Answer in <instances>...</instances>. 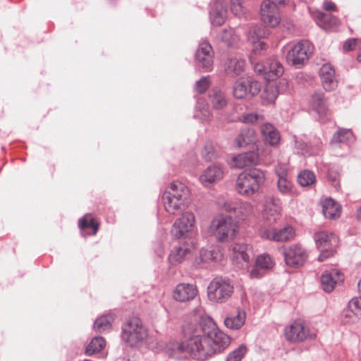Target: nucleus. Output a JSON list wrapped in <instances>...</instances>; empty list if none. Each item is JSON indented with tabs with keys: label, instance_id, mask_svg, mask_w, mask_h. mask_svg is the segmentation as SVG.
Listing matches in <instances>:
<instances>
[{
	"label": "nucleus",
	"instance_id": "1",
	"mask_svg": "<svg viewBox=\"0 0 361 361\" xmlns=\"http://www.w3.org/2000/svg\"><path fill=\"white\" fill-rule=\"evenodd\" d=\"M183 340L176 343L171 356L177 359L189 355L204 361L227 348L230 337L222 332L209 317H201L198 322H190L183 327Z\"/></svg>",
	"mask_w": 361,
	"mask_h": 361
},
{
	"label": "nucleus",
	"instance_id": "2",
	"mask_svg": "<svg viewBox=\"0 0 361 361\" xmlns=\"http://www.w3.org/2000/svg\"><path fill=\"white\" fill-rule=\"evenodd\" d=\"M190 192L183 183L173 181L162 195V202L166 211L177 214L184 211L190 203Z\"/></svg>",
	"mask_w": 361,
	"mask_h": 361
},
{
	"label": "nucleus",
	"instance_id": "3",
	"mask_svg": "<svg viewBox=\"0 0 361 361\" xmlns=\"http://www.w3.org/2000/svg\"><path fill=\"white\" fill-rule=\"evenodd\" d=\"M264 171L258 168H252L240 173L236 180V190L245 197H250L258 192L265 181Z\"/></svg>",
	"mask_w": 361,
	"mask_h": 361
},
{
	"label": "nucleus",
	"instance_id": "4",
	"mask_svg": "<svg viewBox=\"0 0 361 361\" xmlns=\"http://www.w3.org/2000/svg\"><path fill=\"white\" fill-rule=\"evenodd\" d=\"M209 232L219 242H227L232 240L238 232L236 221L230 216H218L212 219Z\"/></svg>",
	"mask_w": 361,
	"mask_h": 361
},
{
	"label": "nucleus",
	"instance_id": "5",
	"mask_svg": "<svg viewBox=\"0 0 361 361\" xmlns=\"http://www.w3.org/2000/svg\"><path fill=\"white\" fill-rule=\"evenodd\" d=\"M147 336V330L138 317L129 318L122 326L121 338L129 346L142 343Z\"/></svg>",
	"mask_w": 361,
	"mask_h": 361
},
{
	"label": "nucleus",
	"instance_id": "6",
	"mask_svg": "<svg viewBox=\"0 0 361 361\" xmlns=\"http://www.w3.org/2000/svg\"><path fill=\"white\" fill-rule=\"evenodd\" d=\"M233 293V285L231 279L216 276L207 287V295L210 301L223 303L228 300Z\"/></svg>",
	"mask_w": 361,
	"mask_h": 361
},
{
	"label": "nucleus",
	"instance_id": "7",
	"mask_svg": "<svg viewBox=\"0 0 361 361\" xmlns=\"http://www.w3.org/2000/svg\"><path fill=\"white\" fill-rule=\"evenodd\" d=\"M314 240L317 247L319 250L320 254L318 256L319 262H324L327 258L334 255L335 247L338 240L337 236L334 233L326 232H317L314 234Z\"/></svg>",
	"mask_w": 361,
	"mask_h": 361
},
{
	"label": "nucleus",
	"instance_id": "8",
	"mask_svg": "<svg viewBox=\"0 0 361 361\" xmlns=\"http://www.w3.org/2000/svg\"><path fill=\"white\" fill-rule=\"evenodd\" d=\"M313 51V46L308 40H301L295 44L286 55L288 63L300 67L303 66Z\"/></svg>",
	"mask_w": 361,
	"mask_h": 361
},
{
	"label": "nucleus",
	"instance_id": "9",
	"mask_svg": "<svg viewBox=\"0 0 361 361\" xmlns=\"http://www.w3.org/2000/svg\"><path fill=\"white\" fill-rule=\"evenodd\" d=\"M261 90V84L252 77L238 79L233 86V93L236 99L251 98Z\"/></svg>",
	"mask_w": 361,
	"mask_h": 361
},
{
	"label": "nucleus",
	"instance_id": "10",
	"mask_svg": "<svg viewBox=\"0 0 361 361\" xmlns=\"http://www.w3.org/2000/svg\"><path fill=\"white\" fill-rule=\"evenodd\" d=\"M214 51L212 47L208 42H202L195 54L196 67L202 69V72H209L213 68Z\"/></svg>",
	"mask_w": 361,
	"mask_h": 361
},
{
	"label": "nucleus",
	"instance_id": "11",
	"mask_svg": "<svg viewBox=\"0 0 361 361\" xmlns=\"http://www.w3.org/2000/svg\"><path fill=\"white\" fill-rule=\"evenodd\" d=\"M282 254L286 265L293 268L302 266L307 258V251L299 244L284 247Z\"/></svg>",
	"mask_w": 361,
	"mask_h": 361
},
{
	"label": "nucleus",
	"instance_id": "12",
	"mask_svg": "<svg viewBox=\"0 0 361 361\" xmlns=\"http://www.w3.org/2000/svg\"><path fill=\"white\" fill-rule=\"evenodd\" d=\"M284 334L286 339L291 342H302L316 337V334L310 333L309 328L301 321H295L290 326L285 329Z\"/></svg>",
	"mask_w": 361,
	"mask_h": 361
},
{
	"label": "nucleus",
	"instance_id": "13",
	"mask_svg": "<svg viewBox=\"0 0 361 361\" xmlns=\"http://www.w3.org/2000/svg\"><path fill=\"white\" fill-rule=\"evenodd\" d=\"M255 71L260 75H264V78L267 80H275L283 75L284 68L279 61L276 59H270L265 64H256Z\"/></svg>",
	"mask_w": 361,
	"mask_h": 361
},
{
	"label": "nucleus",
	"instance_id": "14",
	"mask_svg": "<svg viewBox=\"0 0 361 361\" xmlns=\"http://www.w3.org/2000/svg\"><path fill=\"white\" fill-rule=\"evenodd\" d=\"M294 235L295 230L289 225L280 228H267L260 231V236L262 238L276 242L290 240L293 238Z\"/></svg>",
	"mask_w": 361,
	"mask_h": 361
},
{
	"label": "nucleus",
	"instance_id": "15",
	"mask_svg": "<svg viewBox=\"0 0 361 361\" xmlns=\"http://www.w3.org/2000/svg\"><path fill=\"white\" fill-rule=\"evenodd\" d=\"M209 20L212 25L221 26L227 16L226 3L224 0H212L209 4Z\"/></svg>",
	"mask_w": 361,
	"mask_h": 361
},
{
	"label": "nucleus",
	"instance_id": "16",
	"mask_svg": "<svg viewBox=\"0 0 361 361\" xmlns=\"http://www.w3.org/2000/svg\"><path fill=\"white\" fill-rule=\"evenodd\" d=\"M260 16L263 22L271 27H275L280 22L277 6L271 0L263 1L261 5Z\"/></svg>",
	"mask_w": 361,
	"mask_h": 361
},
{
	"label": "nucleus",
	"instance_id": "17",
	"mask_svg": "<svg viewBox=\"0 0 361 361\" xmlns=\"http://www.w3.org/2000/svg\"><path fill=\"white\" fill-rule=\"evenodd\" d=\"M274 266V262L268 254L264 253L255 259V266L250 271V277L252 279H260L264 276L267 271L270 270Z\"/></svg>",
	"mask_w": 361,
	"mask_h": 361
},
{
	"label": "nucleus",
	"instance_id": "18",
	"mask_svg": "<svg viewBox=\"0 0 361 361\" xmlns=\"http://www.w3.org/2000/svg\"><path fill=\"white\" fill-rule=\"evenodd\" d=\"M343 280V275L338 269H332L325 271L321 276V288L326 293H331L334 289L336 283Z\"/></svg>",
	"mask_w": 361,
	"mask_h": 361
},
{
	"label": "nucleus",
	"instance_id": "19",
	"mask_svg": "<svg viewBox=\"0 0 361 361\" xmlns=\"http://www.w3.org/2000/svg\"><path fill=\"white\" fill-rule=\"evenodd\" d=\"M281 203L280 200L274 197L267 200L264 204L263 217L269 223L275 222L281 217Z\"/></svg>",
	"mask_w": 361,
	"mask_h": 361
},
{
	"label": "nucleus",
	"instance_id": "20",
	"mask_svg": "<svg viewBox=\"0 0 361 361\" xmlns=\"http://www.w3.org/2000/svg\"><path fill=\"white\" fill-rule=\"evenodd\" d=\"M319 77L326 91H331L337 87L335 70L329 63L324 64L319 70Z\"/></svg>",
	"mask_w": 361,
	"mask_h": 361
},
{
	"label": "nucleus",
	"instance_id": "21",
	"mask_svg": "<svg viewBox=\"0 0 361 361\" xmlns=\"http://www.w3.org/2000/svg\"><path fill=\"white\" fill-rule=\"evenodd\" d=\"M197 293L196 286L190 283H179L173 292V298L179 302L193 300Z\"/></svg>",
	"mask_w": 361,
	"mask_h": 361
},
{
	"label": "nucleus",
	"instance_id": "22",
	"mask_svg": "<svg viewBox=\"0 0 361 361\" xmlns=\"http://www.w3.org/2000/svg\"><path fill=\"white\" fill-rule=\"evenodd\" d=\"M224 171L220 165H213L208 166L200 176V180L204 186H209L211 184L222 178Z\"/></svg>",
	"mask_w": 361,
	"mask_h": 361
},
{
	"label": "nucleus",
	"instance_id": "23",
	"mask_svg": "<svg viewBox=\"0 0 361 361\" xmlns=\"http://www.w3.org/2000/svg\"><path fill=\"white\" fill-rule=\"evenodd\" d=\"M260 130L264 141L271 145H276L281 139L280 133L277 128L270 123H264L260 126Z\"/></svg>",
	"mask_w": 361,
	"mask_h": 361
},
{
	"label": "nucleus",
	"instance_id": "24",
	"mask_svg": "<svg viewBox=\"0 0 361 361\" xmlns=\"http://www.w3.org/2000/svg\"><path fill=\"white\" fill-rule=\"evenodd\" d=\"M246 313L243 310L238 308L234 314H231L224 319L225 326L233 330L240 329L245 324Z\"/></svg>",
	"mask_w": 361,
	"mask_h": 361
},
{
	"label": "nucleus",
	"instance_id": "25",
	"mask_svg": "<svg viewBox=\"0 0 361 361\" xmlns=\"http://www.w3.org/2000/svg\"><path fill=\"white\" fill-rule=\"evenodd\" d=\"M322 213L326 219H337L341 214V206L331 197L326 198L322 202Z\"/></svg>",
	"mask_w": 361,
	"mask_h": 361
},
{
	"label": "nucleus",
	"instance_id": "26",
	"mask_svg": "<svg viewBox=\"0 0 361 361\" xmlns=\"http://www.w3.org/2000/svg\"><path fill=\"white\" fill-rule=\"evenodd\" d=\"M190 250L185 244L173 247L169 255V261L172 265L181 263L190 253Z\"/></svg>",
	"mask_w": 361,
	"mask_h": 361
},
{
	"label": "nucleus",
	"instance_id": "27",
	"mask_svg": "<svg viewBox=\"0 0 361 361\" xmlns=\"http://www.w3.org/2000/svg\"><path fill=\"white\" fill-rule=\"evenodd\" d=\"M231 250L233 254V258L237 260H243L247 264L250 262L252 251L249 245L245 243H235L232 245Z\"/></svg>",
	"mask_w": 361,
	"mask_h": 361
},
{
	"label": "nucleus",
	"instance_id": "28",
	"mask_svg": "<svg viewBox=\"0 0 361 361\" xmlns=\"http://www.w3.org/2000/svg\"><path fill=\"white\" fill-rule=\"evenodd\" d=\"M310 104L312 109L321 116L326 115L328 111L326 101L322 92H315L311 98Z\"/></svg>",
	"mask_w": 361,
	"mask_h": 361
},
{
	"label": "nucleus",
	"instance_id": "29",
	"mask_svg": "<svg viewBox=\"0 0 361 361\" xmlns=\"http://www.w3.org/2000/svg\"><path fill=\"white\" fill-rule=\"evenodd\" d=\"M245 61L236 58H232L227 61L225 65L226 74L231 77L240 75L244 71Z\"/></svg>",
	"mask_w": 361,
	"mask_h": 361
},
{
	"label": "nucleus",
	"instance_id": "30",
	"mask_svg": "<svg viewBox=\"0 0 361 361\" xmlns=\"http://www.w3.org/2000/svg\"><path fill=\"white\" fill-rule=\"evenodd\" d=\"M209 98L212 106L216 109H221L227 104L224 92L216 87L210 90Z\"/></svg>",
	"mask_w": 361,
	"mask_h": 361
},
{
	"label": "nucleus",
	"instance_id": "31",
	"mask_svg": "<svg viewBox=\"0 0 361 361\" xmlns=\"http://www.w3.org/2000/svg\"><path fill=\"white\" fill-rule=\"evenodd\" d=\"M106 345V341L102 336L94 337L85 348V354L92 355L100 352Z\"/></svg>",
	"mask_w": 361,
	"mask_h": 361
},
{
	"label": "nucleus",
	"instance_id": "32",
	"mask_svg": "<svg viewBox=\"0 0 361 361\" xmlns=\"http://www.w3.org/2000/svg\"><path fill=\"white\" fill-rule=\"evenodd\" d=\"M113 320L114 318L111 314L102 316L94 321V329L100 333L108 331L111 327Z\"/></svg>",
	"mask_w": 361,
	"mask_h": 361
},
{
	"label": "nucleus",
	"instance_id": "33",
	"mask_svg": "<svg viewBox=\"0 0 361 361\" xmlns=\"http://www.w3.org/2000/svg\"><path fill=\"white\" fill-rule=\"evenodd\" d=\"M219 37L228 47L233 46L239 40V36L235 33V30L231 27L223 30L220 33Z\"/></svg>",
	"mask_w": 361,
	"mask_h": 361
},
{
	"label": "nucleus",
	"instance_id": "34",
	"mask_svg": "<svg viewBox=\"0 0 361 361\" xmlns=\"http://www.w3.org/2000/svg\"><path fill=\"white\" fill-rule=\"evenodd\" d=\"M353 139V132L350 129L339 128L334 134L331 142L334 143H344Z\"/></svg>",
	"mask_w": 361,
	"mask_h": 361
},
{
	"label": "nucleus",
	"instance_id": "35",
	"mask_svg": "<svg viewBox=\"0 0 361 361\" xmlns=\"http://www.w3.org/2000/svg\"><path fill=\"white\" fill-rule=\"evenodd\" d=\"M279 94V92L278 87L273 84H269L265 86L262 94V97L268 103H273L275 102Z\"/></svg>",
	"mask_w": 361,
	"mask_h": 361
},
{
	"label": "nucleus",
	"instance_id": "36",
	"mask_svg": "<svg viewBox=\"0 0 361 361\" xmlns=\"http://www.w3.org/2000/svg\"><path fill=\"white\" fill-rule=\"evenodd\" d=\"M175 223H178V225L182 226L185 231L190 232L195 223V216L192 212H185L182 214L181 217L178 219Z\"/></svg>",
	"mask_w": 361,
	"mask_h": 361
},
{
	"label": "nucleus",
	"instance_id": "37",
	"mask_svg": "<svg viewBox=\"0 0 361 361\" xmlns=\"http://www.w3.org/2000/svg\"><path fill=\"white\" fill-rule=\"evenodd\" d=\"M254 133V131L250 129H244L240 131L239 135L235 138V145L238 147H242L244 145H248L252 140L250 136Z\"/></svg>",
	"mask_w": 361,
	"mask_h": 361
},
{
	"label": "nucleus",
	"instance_id": "38",
	"mask_svg": "<svg viewBox=\"0 0 361 361\" xmlns=\"http://www.w3.org/2000/svg\"><path fill=\"white\" fill-rule=\"evenodd\" d=\"M314 173L308 170L301 171L298 176V183L302 186H308L315 181Z\"/></svg>",
	"mask_w": 361,
	"mask_h": 361
},
{
	"label": "nucleus",
	"instance_id": "39",
	"mask_svg": "<svg viewBox=\"0 0 361 361\" xmlns=\"http://www.w3.org/2000/svg\"><path fill=\"white\" fill-rule=\"evenodd\" d=\"M277 187L281 194L288 195L292 192L293 184L290 178H279Z\"/></svg>",
	"mask_w": 361,
	"mask_h": 361
},
{
	"label": "nucleus",
	"instance_id": "40",
	"mask_svg": "<svg viewBox=\"0 0 361 361\" xmlns=\"http://www.w3.org/2000/svg\"><path fill=\"white\" fill-rule=\"evenodd\" d=\"M246 352V346L242 344L228 355L226 361H240Z\"/></svg>",
	"mask_w": 361,
	"mask_h": 361
},
{
	"label": "nucleus",
	"instance_id": "41",
	"mask_svg": "<svg viewBox=\"0 0 361 361\" xmlns=\"http://www.w3.org/2000/svg\"><path fill=\"white\" fill-rule=\"evenodd\" d=\"M201 154L206 161H212L219 157L212 145H206L202 149Z\"/></svg>",
	"mask_w": 361,
	"mask_h": 361
},
{
	"label": "nucleus",
	"instance_id": "42",
	"mask_svg": "<svg viewBox=\"0 0 361 361\" xmlns=\"http://www.w3.org/2000/svg\"><path fill=\"white\" fill-rule=\"evenodd\" d=\"M197 111H200L201 113V116L197 114H195L193 117L194 118H200L201 120H206L209 117L210 113L208 110L207 107L204 104V101H201V99H197V105L195 106Z\"/></svg>",
	"mask_w": 361,
	"mask_h": 361
},
{
	"label": "nucleus",
	"instance_id": "43",
	"mask_svg": "<svg viewBox=\"0 0 361 361\" xmlns=\"http://www.w3.org/2000/svg\"><path fill=\"white\" fill-rule=\"evenodd\" d=\"M231 11L236 17L242 18L245 14L242 0H231Z\"/></svg>",
	"mask_w": 361,
	"mask_h": 361
},
{
	"label": "nucleus",
	"instance_id": "44",
	"mask_svg": "<svg viewBox=\"0 0 361 361\" xmlns=\"http://www.w3.org/2000/svg\"><path fill=\"white\" fill-rule=\"evenodd\" d=\"M263 120L264 116L257 113L245 114L242 116V121L245 123H254Z\"/></svg>",
	"mask_w": 361,
	"mask_h": 361
},
{
	"label": "nucleus",
	"instance_id": "45",
	"mask_svg": "<svg viewBox=\"0 0 361 361\" xmlns=\"http://www.w3.org/2000/svg\"><path fill=\"white\" fill-rule=\"evenodd\" d=\"M209 86V76H204L196 82L195 88L197 92L203 94L208 89Z\"/></svg>",
	"mask_w": 361,
	"mask_h": 361
},
{
	"label": "nucleus",
	"instance_id": "46",
	"mask_svg": "<svg viewBox=\"0 0 361 361\" xmlns=\"http://www.w3.org/2000/svg\"><path fill=\"white\" fill-rule=\"evenodd\" d=\"M188 233V231H185L182 226L178 225V223H173L171 230V233L173 237L179 239L185 237Z\"/></svg>",
	"mask_w": 361,
	"mask_h": 361
},
{
	"label": "nucleus",
	"instance_id": "47",
	"mask_svg": "<svg viewBox=\"0 0 361 361\" xmlns=\"http://www.w3.org/2000/svg\"><path fill=\"white\" fill-rule=\"evenodd\" d=\"M339 173L336 170L329 169L327 173V178L331 185L336 189L339 187Z\"/></svg>",
	"mask_w": 361,
	"mask_h": 361
},
{
	"label": "nucleus",
	"instance_id": "48",
	"mask_svg": "<svg viewBox=\"0 0 361 361\" xmlns=\"http://www.w3.org/2000/svg\"><path fill=\"white\" fill-rule=\"evenodd\" d=\"M295 147L298 150V153L305 154L309 152L307 142L295 137Z\"/></svg>",
	"mask_w": 361,
	"mask_h": 361
},
{
	"label": "nucleus",
	"instance_id": "49",
	"mask_svg": "<svg viewBox=\"0 0 361 361\" xmlns=\"http://www.w3.org/2000/svg\"><path fill=\"white\" fill-rule=\"evenodd\" d=\"M251 154H239L233 158V161L235 162V165L238 168H243L247 165L245 159H249V156H251Z\"/></svg>",
	"mask_w": 361,
	"mask_h": 361
},
{
	"label": "nucleus",
	"instance_id": "50",
	"mask_svg": "<svg viewBox=\"0 0 361 361\" xmlns=\"http://www.w3.org/2000/svg\"><path fill=\"white\" fill-rule=\"evenodd\" d=\"M200 257L202 262H209L215 259L214 252L212 250H201Z\"/></svg>",
	"mask_w": 361,
	"mask_h": 361
},
{
	"label": "nucleus",
	"instance_id": "51",
	"mask_svg": "<svg viewBox=\"0 0 361 361\" xmlns=\"http://www.w3.org/2000/svg\"><path fill=\"white\" fill-rule=\"evenodd\" d=\"M224 209L227 212L236 214L238 209V204L237 202L226 201L224 204Z\"/></svg>",
	"mask_w": 361,
	"mask_h": 361
},
{
	"label": "nucleus",
	"instance_id": "52",
	"mask_svg": "<svg viewBox=\"0 0 361 361\" xmlns=\"http://www.w3.org/2000/svg\"><path fill=\"white\" fill-rule=\"evenodd\" d=\"M276 175L279 178H289L288 176V171L286 169L283 168L281 166L276 167L275 169Z\"/></svg>",
	"mask_w": 361,
	"mask_h": 361
},
{
	"label": "nucleus",
	"instance_id": "53",
	"mask_svg": "<svg viewBox=\"0 0 361 361\" xmlns=\"http://www.w3.org/2000/svg\"><path fill=\"white\" fill-rule=\"evenodd\" d=\"M317 18L318 20L324 23H329L330 19H332L334 23H336V18H331L329 15L325 14L322 12H319L317 13Z\"/></svg>",
	"mask_w": 361,
	"mask_h": 361
},
{
	"label": "nucleus",
	"instance_id": "54",
	"mask_svg": "<svg viewBox=\"0 0 361 361\" xmlns=\"http://www.w3.org/2000/svg\"><path fill=\"white\" fill-rule=\"evenodd\" d=\"M356 39H349L346 40L343 44V49L345 51H350L354 49L356 45Z\"/></svg>",
	"mask_w": 361,
	"mask_h": 361
},
{
	"label": "nucleus",
	"instance_id": "55",
	"mask_svg": "<svg viewBox=\"0 0 361 361\" xmlns=\"http://www.w3.org/2000/svg\"><path fill=\"white\" fill-rule=\"evenodd\" d=\"M323 8L328 11H332L336 10V5L331 1L325 0L323 3Z\"/></svg>",
	"mask_w": 361,
	"mask_h": 361
},
{
	"label": "nucleus",
	"instance_id": "56",
	"mask_svg": "<svg viewBox=\"0 0 361 361\" xmlns=\"http://www.w3.org/2000/svg\"><path fill=\"white\" fill-rule=\"evenodd\" d=\"M90 222L85 218L80 219L78 221V226L81 230H85L89 228Z\"/></svg>",
	"mask_w": 361,
	"mask_h": 361
},
{
	"label": "nucleus",
	"instance_id": "57",
	"mask_svg": "<svg viewBox=\"0 0 361 361\" xmlns=\"http://www.w3.org/2000/svg\"><path fill=\"white\" fill-rule=\"evenodd\" d=\"M343 314L345 318H349V320L345 321V322H353V323L354 322H353V319L354 318L353 313V312L350 311V310L348 307V309H346L343 311Z\"/></svg>",
	"mask_w": 361,
	"mask_h": 361
},
{
	"label": "nucleus",
	"instance_id": "58",
	"mask_svg": "<svg viewBox=\"0 0 361 361\" xmlns=\"http://www.w3.org/2000/svg\"><path fill=\"white\" fill-rule=\"evenodd\" d=\"M89 227H91L93 229V234H96L99 229V225L94 219H91L90 221Z\"/></svg>",
	"mask_w": 361,
	"mask_h": 361
},
{
	"label": "nucleus",
	"instance_id": "59",
	"mask_svg": "<svg viewBox=\"0 0 361 361\" xmlns=\"http://www.w3.org/2000/svg\"><path fill=\"white\" fill-rule=\"evenodd\" d=\"M258 47H259L261 50H264L267 47V44L264 42H259L258 44H256L255 48L256 49H258Z\"/></svg>",
	"mask_w": 361,
	"mask_h": 361
},
{
	"label": "nucleus",
	"instance_id": "60",
	"mask_svg": "<svg viewBox=\"0 0 361 361\" xmlns=\"http://www.w3.org/2000/svg\"><path fill=\"white\" fill-rule=\"evenodd\" d=\"M271 2L274 3L275 4H279V5H285L286 4L289 0H271Z\"/></svg>",
	"mask_w": 361,
	"mask_h": 361
},
{
	"label": "nucleus",
	"instance_id": "61",
	"mask_svg": "<svg viewBox=\"0 0 361 361\" xmlns=\"http://www.w3.org/2000/svg\"><path fill=\"white\" fill-rule=\"evenodd\" d=\"M356 216L358 220L361 221V207L357 209Z\"/></svg>",
	"mask_w": 361,
	"mask_h": 361
},
{
	"label": "nucleus",
	"instance_id": "62",
	"mask_svg": "<svg viewBox=\"0 0 361 361\" xmlns=\"http://www.w3.org/2000/svg\"><path fill=\"white\" fill-rule=\"evenodd\" d=\"M267 35H269V33H267L266 32H264L263 35H261L259 33H257V35L259 37H265Z\"/></svg>",
	"mask_w": 361,
	"mask_h": 361
},
{
	"label": "nucleus",
	"instance_id": "63",
	"mask_svg": "<svg viewBox=\"0 0 361 361\" xmlns=\"http://www.w3.org/2000/svg\"><path fill=\"white\" fill-rule=\"evenodd\" d=\"M357 287H358L359 293L361 295V279L358 281Z\"/></svg>",
	"mask_w": 361,
	"mask_h": 361
},
{
	"label": "nucleus",
	"instance_id": "64",
	"mask_svg": "<svg viewBox=\"0 0 361 361\" xmlns=\"http://www.w3.org/2000/svg\"><path fill=\"white\" fill-rule=\"evenodd\" d=\"M357 59L358 61L361 62V51L357 54Z\"/></svg>",
	"mask_w": 361,
	"mask_h": 361
}]
</instances>
